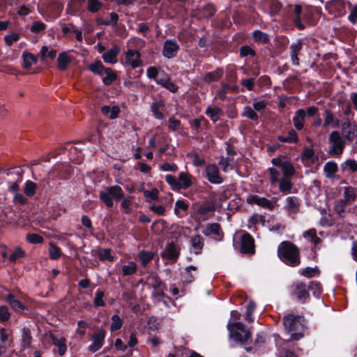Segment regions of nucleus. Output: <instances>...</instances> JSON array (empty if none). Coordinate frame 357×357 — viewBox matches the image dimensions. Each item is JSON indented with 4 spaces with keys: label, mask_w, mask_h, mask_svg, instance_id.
Listing matches in <instances>:
<instances>
[{
    "label": "nucleus",
    "mask_w": 357,
    "mask_h": 357,
    "mask_svg": "<svg viewBox=\"0 0 357 357\" xmlns=\"http://www.w3.org/2000/svg\"><path fill=\"white\" fill-rule=\"evenodd\" d=\"M278 256L280 259L291 267L298 266L301 264L300 250L290 241H282L278 248Z\"/></svg>",
    "instance_id": "nucleus-1"
},
{
    "label": "nucleus",
    "mask_w": 357,
    "mask_h": 357,
    "mask_svg": "<svg viewBox=\"0 0 357 357\" xmlns=\"http://www.w3.org/2000/svg\"><path fill=\"white\" fill-rule=\"evenodd\" d=\"M230 340L239 346L245 345L251 339L252 333L242 322H229L227 326Z\"/></svg>",
    "instance_id": "nucleus-2"
},
{
    "label": "nucleus",
    "mask_w": 357,
    "mask_h": 357,
    "mask_svg": "<svg viewBox=\"0 0 357 357\" xmlns=\"http://www.w3.org/2000/svg\"><path fill=\"white\" fill-rule=\"evenodd\" d=\"M302 317L289 314L283 317L282 324L287 333H291L289 340L298 341L303 337L304 325L301 322Z\"/></svg>",
    "instance_id": "nucleus-3"
},
{
    "label": "nucleus",
    "mask_w": 357,
    "mask_h": 357,
    "mask_svg": "<svg viewBox=\"0 0 357 357\" xmlns=\"http://www.w3.org/2000/svg\"><path fill=\"white\" fill-rule=\"evenodd\" d=\"M123 196L124 192L119 185L107 187L105 191H100L99 194L100 200L108 208L114 206V200L119 201Z\"/></svg>",
    "instance_id": "nucleus-4"
},
{
    "label": "nucleus",
    "mask_w": 357,
    "mask_h": 357,
    "mask_svg": "<svg viewBox=\"0 0 357 357\" xmlns=\"http://www.w3.org/2000/svg\"><path fill=\"white\" fill-rule=\"evenodd\" d=\"M236 250L245 255L252 256L255 253V243L252 236L247 231H243L239 242V245L234 242Z\"/></svg>",
    "instance_id": "nucleus-5"
},
{
    "label": "nucleus",
    "mask_w": 357,
    "mask_h": 357,
    "mask_svg": "<svg viewBox=\"0 0 357 357\" xmlns=\"http://www.w3.org/2000/svg\"><path fill=\"white\" fill-rule=\"evenodd\" d=\"M328 142L331 146L328 151V155L333 157L340 156L345 147V142L340 133L334 130L331 132L328 137Z\"/></svg>",
    "instance_id": "nucleus-6"
},
{
    "label": "nucleus",
    "mask_w": 357,
    "mask_h": 357,
    "mask_svg": "<svg viewBox=\"0 0 357 357\" xmlns=\"http://www.w3.org/2000/svg\"><path fill=\"white\" fill-rule=\"evenodd\" d=\"M271 163L281 169L283 177L291 178L296 173L293 164L289 160H286V156L284 155H279L273 158Z\"/></svg>",
    "instance_id": "nucleus-7"
},
{
    "label": "nucleus",
    "mask_w": 357,
    "mask_h": 357,
    "mask_svg": "<svg viewBox=\"0 0 357 357\" xmlns=\"http://www.w3.org/2000/svg\"><path fill=\"white\" fill-rule=\"evenodd\" d=\"M105 337L106 331L102 327L98 328L91 337L92 343L89 346L88 350L95 353L100 349L104 344Z\"/></svg>",
    "instance_id": "nucleus-8"
},
{
    "label": "nucleus",
    "mask_w": 357,
    "mask_h": 357,
    "mask_svg": "<svg viewBox=\"0 0 357 357\" xmlns=\"http://www.w3.org/2000/svg\"><path fill=\"white\" fill-rule=\"evenodd\" d=\"M180 50V45L176 39H167L162 45V54L165 58L172 59L175 58Z\"/></svg>",
    "instance_id": "nucleus-9"
},
{
    "label": "nucleus",
    "mask_w": 357,
    "mask_h": 357,
    "mask_svg": "<svg viewBox=\"0 0 357 357\" xmlns=\"http://www.w3.org/2000/svg\"><path fill=\"white\" fill-rule=\"evenodd\" d=\"M206 177L213 184H220L223 178L220 175V171L215 164H208L205 167Z\"/></svg>",
    "instance_id": "nucleus-10"
},
{
    "label": "nucleus",
    "mask_w": 357,
    "mask_h": 357,
    "mask_svg": "<svg viewBox=\"0 0 357 357\" xmlns=\"http://www.w3.org/2000/svg\"><path fill=\"white\" fill-rule=\"evenodd\" d=\"M126 64L130 66L132 69L137 68L142 66L141 59V54L139 51L129 49L126 52Z\"/></svg>",
    "instance_id": "nucleus-11"
},
{
    "label": "nucleus",
    "mask_w": 357,
    "mask_h": 357,
    "mask_svg": "<svg viewBox=\"0 0 357 357\" xmlns=\"http://www.w3.org/2000/svg\"><path fill=\"white\" fill-rule=\"evenodd\" d=\"M55 176L61 180H68L73 174L72 167L66 163H60L54 167Z\"/></svg>",
    "instance_id": "nucleus-12"
},
{
    "label": "nucleus",
    "mask_w": 357,
    "mask_h": 357,
    "mask_svg": "<svg viewBox=\"0 0 357 357\" xmlns=\"http://www.w3.org/2000/svg\"><path fill=\"white\" fill-rule=\"evenodd\" d=\"M293 13L295 26L298 30H303L305 28V25L301 22V15H307L308 13V9H303L302 6L296 4L294 8Z\"/></svg>",
    "instance_id": "nucleus-13"
},
{
    "label": "nucleus",
    "mask_w": 357,
    "mask_h": 357,
    "mask_svg": "<svg viewBox=\"0 0 357 357\" xmlns=\"http://www.w3.org/2000/svg\"><path fill=\"white\" fill-rule=\"evenodd\" d=\"M303 40L298 39L289 46L291 61L294 66H298L300 64L298 54L303 49Z\"/></svg>",
    "instance_id": "nucleus-14"
},
{
    "label": "nucleus",
    "mask_w": 357,
    "mask_h": 357,
    "mask_svg": "<svg viewBox=\"0 0 357 357\" xmlns=\"http://www.w3.org/2000/svg\"><path fill=\"white\" fill-rule=\"evenodd\" d=\"M294 295L301 303H305L310 298L307 284L303 282L297 283L294 289Z\"/></svg>",
    "instance_id": "nucleus-15"
},
{
    "label": "nucleus",
    "mask_w": 357,
    "mask_h": 357,
    "mask_svg": "<svg viewBox=\"0 0 357 357\" xmlns=\"http://www.w3.org/2000/svg\"><path fill=\"white\" fill-rule=\"evenodd\" d=\"M179 255V251L177 250L175 243L174 242H170L168 243L165 249L162 252V257L175 262L178 259Z\"/></svg>",
    "instance_id": "nucleus-16"
},
{
    "label": "nucleus",
    "mask_w": 357,
    "mask_h": 357,
    "mask_svg": "<svg viewBox=\"0 0 357 357\" xmlns=\"http://www.w3.org/2000/svg\"><path fill=\"white\" fill-rule=\"evenodd\" d=\"M150 280H152L151 287L153 289L152 292L153 297L155 298H168L165 292L160 291L162 280L158 275H153L150 276Z\"/></svg>",
    "instance_id": "nucleus-17"
},
{
    "label": "nucleus",
    "mask_w": 357,
    "mask_h": 357,
    "mask_svg": "<svg viewBox=\"0 0 357 357\" xmlns=\"http://www.w3.org/2000/svg\"><path fill=\"white\" fill-rule=\"evenodd\" d=\"M190 245L192 252L197 255H200L202 252V250L204 246V239L201 235L196 234L191 237L190 240Z\"/></svg>",
    "instance_id": "nucleus-18"
},
{
    "label": "nucleus",
    "mask_w": 357,
    "mask_h": 357,
    "mask_svg": "<svg viewBox=\"0 0 357 357\" xmlns=\"http://www.w3.org/2000/svg\"><path fill=\"white\" fill-rule=\"evenodd\" d=\"M286 203L284 208L289 215L296 214L299 211L301 202L298 197L295 196L287 197L286 198Z\"/></svg>",
    "instance_id": "nucleus-19"
},
{
    "label": "nucleus",
    "mask_w": 357,
    "mask_h": 357,
    "mask_svg": "<svg viewBox=\"0 0 357 357\" xmlns=\"http://www.w3.org/2000/svg\"><path fill=\"white\" fill-rule=\"evenodd\" d=\"M248 202L249 204H255L258 206L268 208L270 210H273L274 208V204L271 200L266 199V197H261L256 195L250 196L248 198Z\"/></svg>",
    "instance_id": "nucleus-20"
},
{
    "label": "nucleus",
    "mask_w": 357,
    "mask_h": 357,
    "mask_svg": "<svg viewBox=\"0 0 357 357\" xmlns=\"http://www.w3.org/2000/svg\"><path fill=\"white\" fill-rule=\"evenodd\" d=\"M202 234L206 236L214 235L221 238H222L224 236L220 225L216 222L207 224L206 228L202 231Z\"/></svg>",
    "instance_id": "nucleus-21"
},
{
    "label": "nucleus",
    "mask_w": 357,
    "mask_h": 357,
    "mask_svg": "<svg viewBox=\"0 0 357 357\" xmlns=\"http://www.w3.org/2000/svg\"><path fill=\"white\" fill-rule=\"evenodd\" d=\"M292 121L297 130H303L305 121V110L302 108L296 110L293 116Z\"/></svg>",
    "instance_id": "nucleus-22"
},
{
    "label": "nucleus",
    "mask_w": 357,
    "mask_h": 357,
    "mask_svg": "<svg viewBox=\"0 0 357 357\" xmlns=\"http://www.w3.org/2000/svg\"><path fill=\"white\" fill-rule=\"evenodd\" d=\"M120 52V48L117 45L113 46L112 48L105 52L102 57L103 61L107 63L114 64L117 62L116 57Z\"/></svg>",
    "instance_id": "nucleus-23"
},
{
    "label": "nucleus",
    "mask_w": 357,
    "mask_h": 357,
    "mask_svg": "<svg viewBox=\"0 0 357 357\" xmlns=\"http://www.w3.org/2000/svg\"><path fill=\"white\" fill-rule=\"evenodd\" d=\"M224 73L222 68L218 67L215 70L206 73L203 77V80L207 84L220 80Z\"/></svg>",
    "instance_id": "nucleus-24"
},
{
    "label": "nucleus",
    "mask_w": 357,
    "mask_h": 357,
    "mask_svg": "<svg viewBox=\"0 0 357 357\" xmlns=\"http://www.w3.org/2000/svg\"><path fill=\"white\" fill-rule=\"evenodd\" d=\"M32 335L31 330L27 327L22 329L21 347L23 350L30 349L32 343Z\"/></svg>",
    "instance_id": "nucleus-25"
},
{
    "label": "nucleus",
    "mask_w": 357,
    "mask_h": 357,
    "mask_svg": "<svg viewBox=\"0 0 357 357\" xmlns=\"http://www.w3.org/2000/svg\"><path fill=\"white\" fill-rule=\"evenodd\" d=\"M5 301L7 303L10 305V306L15 311H28V307L23 305L20 301L15 299L14 294L11 293L7 295V296L5 298Z\"/></svg>",
    "instance_id": "nucleus-26"
},
{
    "label": "nucleus",
    "mask_w": 357,
    "mask_h": 357,
    "mask_svg": "<svg viewBox=\"0 0 357 357\" xmlns=\"http://www.w3.org/2000/svg\"><path fill=\"white\" fill-rule=\"evenodd\" d=\"M50 339L52 340V344L58 347V353L60 356H63L66 351H67V346H66V340L65 337H61L60 339H58L54 335L51 334L50 335Z\"/></svg>",
    "instance_id": "nucleus-27"
},
{
    "label": "nucleus",
    "mask_w": 357,
    "mask_h": 357,
    "mask_svg": "<svg viewBox=\"0 0 357 357\" xmlns=\"http://www.w3.org/2000/svg\"><path fill=\"white\" fill-rule=\"evenodd\" d=\"M192 176L187 172H181L178 177L181 190H187L192 186Z\"/></svg>",
    "instance_id": "nucleus-28"
},
{
    "label": "nucleus",
    "mask_w": 357,
    "mask_h": 357,
    "mask_svg": "<svg viewBox=\"0 0 357 357\" xmlns=\"http://www.w3.org/2000/svg\"><path fill=\"white\" fill-rule=\"evenodd\" d=\"M222 114V109L218 106H208L205 111V114L208 116L214 123L220 120V115Z\"/></svg>",
    "instance_id": "nucleus-29"
},
{
    "label": "nucleus",
    "mask_w": 357,
    "mask_h": 357,
    "mask_svg": "<svg viewBox=\"0 0 357 357\" xmlns=\"http://www.w3.org/2000/svg\"><path fill=\"white\" fill-rule=\"evenodd\" d=\"M248 222V229L252 231H256L257 230V225L258 223L261 224L262 226L265 225L266 218L263 215L255 214L250 218Z\"/></svg>",
    "instance_id": "nucleus-30"
},
{
    "label": "nucleus",
    "mask_w": 357,
    "mask_h": 357,
    "mask_svg": "<svg viewBox=\"0 0 357 357\" xmlns=\"http://www.w3.org/2000/svg\"><path fill=\"white\" fill-rule=\"evenodd\" d=\"M188 208L189 205L186 201L178 199L175 203L174 212L176 216L182 218L187 213Z\"/></svg>",
    "instance_id": "nucleus-31"
},
{
    "label": "nucleus",
    "mask_w": 357,
    "mask_h": 357,
    "mask_svg": "<svg viewBox=\"0 0 357 357\" xmlns=\"http://www.w3.org/2000/svg\"><path fill=\"white\" fill-rule=\"evenodd\" d=\"M165 107V103L162 100H155L151 105V111L153 116L158 120H162L165 117L162 112L160 109Z\"/></svg>",
    "instance_id": "nucleus-32"
},
{
    "label": "nucleus",
    "mask_w": 357,
    "mask_h": 357,
    "mask_svg": "<svg viewBox=\"0 0 357 357\" xmlns=\"http://www.w3.org/2000/svg\"><path fill=\"white\" fill-rule=\"evenodd\" d=\"M22 57L23 59L22 67L28 69L36 64L38 61L37 57L32 53L28 52H23Z\"/></svg>",
    "instance_id": "nucleus-33"
},
{
    "label": "nucleus",
    "mask_w": 357,
    "mask_h": 357,
    "mask_svg": "<svg viewBox=\"0 0 357 357\" xmlns=\"http://www.w3.org/2000/svg\"><path fill=\"white\" fill-rule=\"evenodd\" d=\"M137 257L141 261L142 266L145 268L153 260L154 253L152 251L142 250L139 252Z\"/></svg>",
    "instance_id": "nucleus-34"
},
{
    "label": "nucleus",
    "mask_w": 357,
    "mask_h": 357,
    "mask_svg": "<svg viewBox=\"0 0 357 357\" xmlns=\"http://www.w3.org/2000/svg\"><path fill=\"white\" fill-rule=\"evenodd\" d=\"M197 268L194 265L187 266L181 274V280L183 283L188 284L192 283L195 280V277L190 273L191 271H196Z\"/></svg>",
    "instance_id": "nucleus-35"
},
{
    "label": "nucleus",
    "mask_w": 357,
    "mask_h": 357,
    "mask_svg": "<svg viewBox=\"0 0 357 357\" xmlns=\"http://www.w3.org/2000/svg\"><path fill=\"white\" fill-rule=\"evenodd\" d=\"M338 171V167L335 162L328 161L324 167V172L326 177L328 178H333L335 176V173Z\"/></svg>",
    "instance_id": "nucleus-36"
},
{
    "label": "nucleus",
    "mask_w": 357,
    "mask_h": 357,
    "mask_svg": "<svg viewBox=\"0 0 357 357\" xmlns=\"http://www.w3.org/2000/svg\"><path fill=\"white\" fill-rule=\"evenodd\" d=\"M57 62L59 70L64 71L67 69L68 64L71 62V59L66 52H62L57 57Z\"/></svg>",
    "instance_id": "nucleus-37"
},
{
    "label": "nucleus",
    "mask_w": 357,
    "mask_h": 357,
    "mask_svg": "<svg viewBox=\"0 0 357 357\" xmlns=\"http://www.w3.org/2000/svg\"><path fill=\"white\" fill-rule=\"evenodd\" d=\"M356 189L354 187L348 186L344 188V199H341L349 204L354 202L356 199Z\"/></svg>",
    "instance_id": "nucleus-38"
},
{
    "label": "nucleus",
    "mask_w": 357,
    "mask_h": 357,
    "mask_svg": "<svg viewBox=\"0 0 357 357\" xmlns=\"http://www.w3.org/2000/svg\"><path fill=\"white\" fill-rule=\"evenodd\" d=\"M324 116L325 119L323 124L324 127H328L331 125L333 127L336 128L339 126V119L334 117L333 112L330 109L325 110Z\"/></svg>",
    "instance_id": "nucleus-39"
},
{
    "label": "nucleus",
    "mask_w": 357,
    "mask_h": 357,
    "mask_svg": "<svg viewBox=\"0 0 357 357\" xmlns=\"http://www.w3.org/2000/svg\"><path fill=\"white\" fill-rule=\"evenodd\" d=\"M253 40L257 43L268 44L270 43L269 36L260 30H255L252 32Z\"/></svg>",
    "instance_id": "nucleus-40"
},
{
    "label": "nucleus",
    "mask_w": 357,
    "mask_h": 357,
    "mask_svg": "<svg viewBox=\"0 0 357 357\" xmlns=\"http://www.w3.org/2000/svg\"><path fill=\"white\" fill-rule=\"evenodd\" d=\"M121 271L123 276L132 275L137 271V265L135 261H130L128 264L121 266Z\"/></svg>",
    "instance_id": "nucleus-41"
},
{
    "label": "nucleus",
    "mask_w": 357,
    "mask_h": 357,
    "mask_svg": "<svg viewBox=\"0 0 357 357\" xmlns=\"http://www.w3.org/2000/svg\"><path fill=\"white\" fill-rule=\"evenodd\" d=\"M291 178L283 177L278 182L279 183V189L283 194H287L291 192L293 187V184L290 181Z\"/></svg>",
    "instance_id": "nucleus-42"
},
{
    "label": "nucleus",
    "mask_w": 357,
    "mask_h": 357,
    "mask_svg": "<svg viewBox=\"0 0 357 357\" xmlns=\"http://www.w3.org/2000/svg\"><path fill=\"white\" fill-rule=\"evenodd\" d=\"M48 251L49 257L52 260H57L61 257V249L53 242L50 243Z\"/></svg>",
    "instance_id": "nucleus-43"
},
{
    "label": "nucleus",
    "mask_w": 357,
    "mask_h": 357,
    "mask_svg": "<svg viewBox=\"0 0 357 357\" xmlns=\"http://www.w3.org/2000/svg\"><path fill=\"white\" fill-rule=\"evenodd\" d=\"M103 5L100 0H87V9L91 13H97L102 8Z\"/></svg>",
    "instance_id": "nucleus-44"
},
{
    "label": "nucleus",
    "mask_w": 357,
    "mask_h": 357,
    "mask_svg": "<svg viewBox=\"0 0 357 357\" xmlns=\"http://www.w3.org/2000/svg\"><path fill=\"white\" fill-rule=\"evenodd\" d=\"M105 77H102V81L105 86L111 85L114 81L117 79L116 73L110 68H107L105 71Z\"/></svg>",
    "instance_id": "nucleus-45"
},
{
    "label": "nucleus",
    "mask_w": 357,
    "mask_h": 357,
    "mask_svg": "<svg viewBox=\"0 0 357 357\" xmlns=\"http://www.w3.org/2000/svg\"><path fill=\"white\" fill-rule=\"evenodd\" d=\"M341 169L343 172L350 171L352 173L357 172V161L354 159H349L341 164Z\"/></svg>",
    "instance_id": "nucleus-46"
},
{
    "label": "nucleus",
    "mask_w": 357,
    "mask_h": 357,
    "mask_svg": "<svg viewBox=\"0 0 357 357\" xmlns=\"http://www.w3.org/2000/svg\"><path fill=\"white\" fill-rule=\"evenodd\" d=\"M40 54L41 56V60L43 61H45L47 57L52 60L54 59L56 56V50L54 49H51L50 50L47 46L44 45L40 49Z\"/></svg>",
    "instance_id": "nucleus-47"
},
{
    "label": "nucleus",
    "mask_w": 357,
    "mask_h": 357,
    "mask_svg": "<svg viewBox=\"0 0 357 357\" xmlns=\"http://www.w3.org/2000/svg\"><path fill=\"white\" fill-rule=\"evenodd\" d=\"M329 6L335 10L336 15H343L345 13V3L342 0L331 1Z\"/></svg>",
    "instance_id": "nucleus-48"
},
{
    "label": "nucleus",
    "mask_w": 357,
    "mask_h": 357,
    "mask_svg": "<svg viewBox=\"0 0 357 357\" xmlns=\"http://www.w3.org/2000/svg\"><path fill=\"white\" fill-rule=\"evenodd\" d=\"M25 257L26 252L20 247L17 246L15 248L14 252L10 255L9 261L12 263H15L18 259H23Z\"/></svg>",
    "instance_id": "nucleus-49"
},
{
    "label": "nucleus",
    "mask_w": 357,
    "mask_h": 357,
    "mask_svg": "<svg viewBox=\"0 0 357 357\" xmlns=\"http://www.w3.org/2000/svg\"><path fill=\"white\" fill-rule=\"evenodd\" d=\"M215 210V206L213 203H204L199 206L197 210V213L200 215H206L208 213L213 212Z\"/></svg>",
    "instance_id": "nucleus-50"
},
{
    "label": "nucleus",
    "mask_w": 357,
    "mask_h": 357,
    "mask_svg": "<svg viewBox=\"0 0 357 357\" xmlns=\"http://www.w3.org/2000/svg\"><path fill=\"white\" fill-rule=\"evenodd\" d=\"M165 181L170 185L171 189L173 191L177 192L181 190V186L179 185L178 178L174 176L171 174L166 175Z\"/></svg>",
    "instance_id": "nucleus-51"
},
{
    "label": "nucleus",
    "mask_w": 357,
    "mask_h": 357,
    "mask_svg": "<svg viewBox=\"0 0 357 357\" xmlns=\"http://www.w3.org/2000/svg\"><path fill=\"white\" fill-rule=\"evenodd\" d=\"M239 55L241 58L249 56L251 57H255L257 56V53L255 50L249 45H242L239 48Z\"/></svg>",
    "instance_id": "nucleus-52"
},
{
    "label": "nucleus",
    "mask_w": 357,
    "mask_h": 357,
    "mask_svg": "<svg viewBox=\"0 0 357 357\" xmlns=\"http://www.w3.org/2000/svg\"><path fill=\"white\" fill-rule=\"evenodd\" d=\"M112 323L110 325V330L112 332L116 331L121 328L123 321L118 314H113L112 316Z\"/></svg>",
    "instance_id": "nucleus-53"
},
{
    "label": "nucleus",
    "mask_w": 357,
    "mask_h": 357,
    "mask_svg": "<svg viewBox=\"0 0 357 357\" xmlns=\"http://www.w3.org/2000/svg\"><path fill=\"white\" fill-rule=\"evenodd\" d=\"M105 292L100 289H98L96 292L95 298L93 300V305L95 307L98 308L100 307H104L105 305V303L103 300Z\"/></svg>",
    "instance_id": "nucleus-54"
},
{
    "label": "nucleus",
    "mask_w": 357,
    "mask_h": 357,
    "mask_svg": "<svg viewBox=\"0 0 357 357\" xmlns=\"http://www.w3.org/2000/svg\"><path fill=\"white\" fill-rule=\"evenodd\" d=\"M36 183L28 180L25 183L24 192L28 197H31L36 194Z\"/></svg>",
    "instance_id": "nucleus-55"
},
{
    "label": "nucleus",
    "mask_w": 357,
    "mask_h": 357,
    "mask_svg": "<svg viewBox=\"0 0 357 357\" xmlns=\"http://www.w3.org/2000/svg\"><path fill=\"white\" fill-rule=\"evenodd\" d=\"M242 116L246 117L252 121H257L259 119V115L250 106H245L242 113Z\"/></svg>",
    "instance_id": "nucleus-56"
},
{
    "label": "nucleus",
    "mask_w": 357,
    "mask_h": 357,
    "mask_svg": "<svg viewBox=\"0 0 357 357\" xmlns=\"http://www.w3.org/2000/svg\"><path fill=\"white\" fill-rule=\"evenodd\" d=\"M307 287L308 288V291H312L315 297L318 298L321 294V287L319 282L312 281L309 284H307Z\"/></svg>",
    "instance_id": "nucleus-57"
},
{
    "label": "nucleus",
    "mask_w": 357,
    "mask_h": 357,
    "mask_svg": "<svg viewBox=\"0 0 357 357\" xmlns=\"http://www.w3.org/2000/svg\"><path fill=\"white\" fill-rule=\"evenodd\" d=\"M342 132L343 137L345 140L348 141L349 142H353L354 137H356V133L357 132V125L354 124L351 128L343 131Z\"/></svg>",
    "instance_id": "nucleus-58"
},
{
    "label": "nucleus",
    "mask_w": 357,
    "mask_h": 357,
    "mask_svg": "<svg viewBox=\"0 0 357 357\" xmlns=\"http://www.w3.org/2000/svg\"><path fill=\"white\" fill-rule=\"evenodd\" d=\"M202 12L204 17L211 18L215 14L216 8L212 3H207L203 7Z\"/></svg>",
    "instance_id": "nucleus-59"
},
{
    "label": "nucleus",
    "mask_w": 357,
    "mask_h": 357,
    "mask_svg": "<svg viewBox=\"0 0 357 357\" xmlns=\"http://www.w3.org/2000/svg\"><path fill=\"white\" fill-rule=\"evenodd\" d=\"M27 242L31 244H42L44 242V238L38 234H28L26 237Z\"/></svg>",
    "instance_id": "nucleus-60"
},
{
    "label": "nucleus",
    "mask_w": 357,
    "mask_h": 357,
    "mask_svg": "<svg viewBox=\"0 0 357 357\" xmlns=\"http://www.w3.org/2000/svg\"><path fill=\"white\" fill-rule=\"evenodd\" d=\"M188 157L192 159V164L195 167H201L206 164L205 159L200 158L197 152L188 153Z\"/></svg>",
    "instance_id": "nucleus-61"
},
{
    "label": "nucleus",
    "mask_w": 357,
    "mask_h": 357,
    "mask_svg": "<svg viewBox=\"0 0 357 357\" xmlns=\"http://www.w3.org/2000/svg\"><path fill=\"white\" fill-rule=\"evenodd\" d=\"M46 24L40 21H35L30 27V31L33 33H40L46 29Z\"/></svg>",
    "instance_id": "nucleus-62"
},
{
    "label": "nucleus",
    "mask_w": 357,
    "mask_h": 357,
    "mask_svg": "<svg viewBox=\"0 0 357 357\" xmlns=\"http://www.w3.org/2000/svg\"><path fill=\"white\" fill-rule=\"evenodd\" d=\"M181 128V122L174 116H171L168 119V129L170 131H176Z\"/></svg>",
    "instance_id": "nucleus-63"
},
{
    "label": "nucleus",
    "mask_w": 357,
    "mask_h": 357,
    "mask_svg": "<svg viewBox=\"0 0 357 357\" xmlns=\"http://www.w3.org/2000/svg\"><path fill=\"white\" fill-rule=\"evenodd\" d=\"M20 38V35L17 33L13 32L4 36L5 43L10 47L15 43L17 42Z\"/></svg>",
    "instance_id": "nucleus-64"
}]
</instances>
